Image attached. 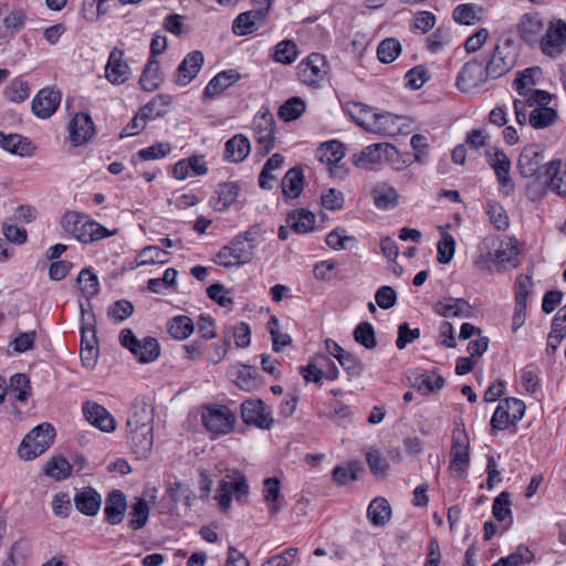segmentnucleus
Instances as JSON below:
<instances>
[{
	"mask_svg": "<svg viewBox=\"0 0 566 566\" xmlns=\"http://www.w3.org/2000/svg\"><path fill=\"white\" fill-rule=\"evenodd\" d=\"M401 52V44L395 38H388L382 40L377 48V56L382 63L394 62Z\"/></svg>",
	"mask_w": 566,
	"mask_h": 566,
	"instance_id": "obj_59",
	"label": "nucleus"
},
{
	"mask_svg": "<svg viewBox=\"0 0 566 566\" xmlns=\"http://www.w3.org/2000/svg\"><path fill=\"white\" fill-rule=\"evenodd\" d=\"M479 258L474 261L476 266L493 262L495 264H505L512 262L518 254L517 241L510 238L501 241L497 235H488L478 245Z\"/></svg>",
	"mask_w": 566,
	"mask_h": 566,
	"instance_id": "obj_4",
	"label": "nucleus"
},
{
	"mask_svg": "<svg viewBox=\"0 0 566 566\" xmlns=\"http://www.w3.org/2000/svg\"><path fill=\"white\" fill-rule=\"evenodd\" d=\"M385 164H388L395 171H401L412 164L411 154H401L396 146L388 143L386 147Z\"/></svg>",
	"mask_w": 566,
	"mask_h": 566,
	"instance_id": "obj_60",
	"label": "nucleus"
},
{
	"mask_svg": "<svg viewBox=\"0 0 566 566\" xmlns=\"http://www.w3.org/2000/svg\"><path fill=\"white\" fill-rule=\"evenodd\" d=\"M254 138L266 155L274 148L275 142V119L268 107H261L255 114L252 122Z\"/></svg>",
	"mask_w": 566,
	"mask_h": 566,
	"instance_id": "obj_11",
	"label": "nucleus"
},
{
	"mask_svg": "<svg viewBox=\"0 0 566 566\" xmlns=\"http://www.w3.org/2000/svg\"><path fill=\"white\" fill-rule=\"evenodd\" d=\"M284 165V157L276 153L272 155L266 163L264 164L260 175H259V186L262 189L270 190L273 188V181L276 180V177L273 175V171L279 170Z\"/></svg>",
	"mask_w": 566,
	"mask_h": 566,
	"instance_id": "obj_43",
	"label": "nucleus"
},
{
	"mask_svg": "<svg viewBox=\"0 0 566 566\" xmlns=\"http://www.w3.org/2000/svg\"><path fill=\"white\" fill-rule=\"evenodd\" d=\"M280 491L281 486L277 478L272 476L264 479L263 499L269 506V513L271 515L279 513L281 510V504L279 502Z\"/></svg>",
	"mask_w": 566,
	"mask_h": 566,
	"instance_id": "obj_48",
	"label": "nucleus"
},
{
	"mask_svg": "<svg viewBox=\"0 0 566 566\" xmlns=\"http://www.w3.org/2000/svg\"><path fill=\"white\" fill-rule=\"evenodd\" d=\"M241 418L244 423L261 429H270L273 424L272 412L262 400H245L241 405Z\"/></svg>",
	"mask_w": 566,
	"mask_h": 566,
	"instance_id": "obj_18",
	"label": "nucleus"
},
{
	"mask_svg": "<svg viewBox=\"0 0 566 566\" xmlns=\"http://www.w3.org/2000/svg\"><path fill=\"white\" fill-rule=\"evenodd\" d=\"M149 505L147 501L143 497L136 499V502L132 505L129 515L130 520L128 522V525L133 530H140L143 528L149 518Z\"/></svg>",
	"mask_w": 566,
	"mask_h": 566,
	"instance_id": "obj_51",
	"label": "nucleus"
},
{
	"mask_svg": "<svg viewBox=\"0 0 566 566\" xmlns=\"http://www.w3.org/2000/svg\"><path fill=\"white\" fill-rule=\"evenodd\" d=\"M132 75L130 66L125 60L124 50L114 48L108 55L105 65V77L113 85H122L126 83Z\"/></svg>",
	"mask_w": 566,
	"mask_h": 566,
	"instance_id": "obj_16",
	"label": "nucleus"
},
{
	"mask_svg": "<svg viewBox=\"0 0 566 566\" xmlns=\"http://www.w3.org/2000/svg\"><path fill=\"white\" fill-rule=\"evenodd\" d=\"M305 111L306 105L301 97H291L280 106L277 116L283 122H291L300 118Z\"/></svg>",
	"mask_w": 566,
	"mask_h": 566,
	"instance_id": "obj_50",
	"label": "nucleus"
},
{
	"mask_svg": "<svg viewBox=\"0 0 566 566\" xmlns=\"http://www.w3.org/2000/svg\"><path fill=\"white\" fill-rule=\"evenodd\" d=\"M167 329L172 338L184 340L193 333L195 324L189 316L177 315L168 321Z\"/></svg>",
	"mask_w": 566,
	"mask_h": 566,
	"instance_id": "obj_44",
	"label": "nucleus"
},
{
	"mask_svg": "<svg viewBox=\"0 0 566 566\" xmlns=\"http://www.w3.org/2000/svg\"><path fill=\"white\" fill-rule=\"evenodd\" d=\"M0 147L6 151H9L21 157L29 156L31 154V143L28 138L19 134L4 135L0 133Z\"/></svg>",
	"mask_w": 566,
	"mask_h": 566,
	"instance_id": "obj_40",
	"label": "nucleus"
},
{
	"mask_svg": "<svg viewBox=\"0 0 566 566\" xmlns=\"http://www.w3.org/2000/svg\"><path fill=\"white\" fill-rule=\"evenodd\" d=\"M345 156L344 145L338 140H329L319 146L317 158L321 163L335 165Z\"/></svg>",
	"mask_w": 566,
	"mask_h": 566,
	"instance_id": "obj_49",
	"label": "nucleus"
},
{
	"mask_svg": "<svg viewBox=\"0 0 566 566\" xmlns=\"http://www.w3.org/2000/svg\"><path fill=\"white\" fill-rule=\"evenodd\" d=\"M565 48L566 21L553 19L545 28V33L539 41V49L544 55L556 59L562 55Z\"/></svg>",
	"mask_w": 566,
	"mask_h": 566,
	"instance_id": "obj_10",
	"label": "nucleus"
},
{
	"mask_svg": "<svg viewBox=\"0 0 566 566\" xmlns=\"http://www.w3.org/2000/svg\"><path fill=\"white\" fill-rule=\"evenodd\" d=\"M354 339L367 349L377 346L375 329L369 322L359 323L354 329Z\"/></svg>",
	"mask_w": 566,
	"mask_h": 566,
	"instance_id": "obj_63",
	"label": "nucleus"
},
{
	"mask_svg": "<svg viewBox=\"0 0 566 566\" xmlns=\"http://www.w3.org/2000/svg\"><path fill=\"white\" fill-rule=\"evenodd\" d=\"M234 382L245 391L256 389L260 385L258 369L248 365H242L237 371Z\"/></svg>",
	"mask_w": 566,
	"mask_h": 566,
	"instance_id": "obj_53",
	"label": "nucleus"
},
{
	"mask_svg": "<svg viewBox=\"0 0 566 566\" xmlns=\"http://www.w3.org/2000/svg\"><path fill=\"white\" fill-rule=\"evenodd\" d=\"M119 343L142 364L153 363L160 355V346L156 338L145 337L138 339L130 328L120 331Z\"/></svg>",
	"mask_w": 566,
	"mask_h": 566,
	"instance_id": "obj_7",
	"label": "nucleus"
},
{
	"mask_svg": "<svg viewBox=\"0 0 566 566\" xmlns=\"http://www.w3.org/2000/svg\"><path fill=\"white\" fill-rule=\"evenodd\" d=\"M169 253L157 245H147L138 254L137 265L165 264L169 261Z\"/></svg>",
	"mask_w": 566,
	"mask_h": 566,
	"instance_id": "obj_57",
	"label": "nucleus"
},
{
	"mask_svg": "<svg viewBox=\"0 0 566 566\" xmlns=\"http://www.w3.org/2000/svg\"><path fill=\"white\" fill-rule=\"evenodd\" d=\"M388 143H376L364 147L353 155L355 167L365 170H378L385 164Z\"/></svg>",
	"mask_w": 566,
	"mask_h": 566,
	"instance_id": "obj_19",
	"label": "nucleus"
},
{
	"mask_svg": "<svg viewBox=\"0 0 566 566\" xmlns=\"http://www.w3.org/2000/svg\"><path fill=\"white\" fill-rule=\"evenodd\" d=\"M521 50L511 36L501 38L484 64L491 80H497L510 73L517 64Z\"/></svg>",
	"mask_w": 566,
	"mask_h": 566,
	"instance_id": "obj_1",
	"label": "nucleus"
},
{
	"mask_svg": "<svg viewBox=\"0 0 566 566\" xmlns=\"http://www.w3.org/2000/svg\"><path fill=\"white\" fill-rule=\"evenodd\" d=\"M85 419L103 432L111 433L116 430V420L111 412L95 401H85L82 405Z\"/></svg>",
	"mask_w": 566,
	"mask_h": 566,
	"instance_id": "obj_21",
	"label": "nucleus"
},
{
	"mask_svg": "<svg viewBox=\"0 0 566 566\" xmlns=\"http://www.w3.org/2000/svg\"><path fill=\"white\" fill-rule=\"evenodd\" d=\"M164 81L160 63L155 56H149L139 78L143 91L154 92Z\"/></svg>",
	"mask_w": 566,
	"mask_h": 566,
	"instance_id": "obj_36",
	"label": "nucleus"
},
{
	"mask_svg": "<svg viewBox=\"0 0 566 566\" xmlns=\"http://www.w3.org/2000/svg\"><path fill=\"white\" fill-rule=\"evenodd\" d=\"M485 213L488 214L490 222L497 231H504L509 228V216L503 206L499 202L488 201L485 205Z\"/></svg>",
	"mask_w": 566,
	"mask_h": 566,
	"instance_id": "obj_55",
	"label": "nucleus"
},
{
	"mask_svg": "<svg viewBox=\"0 0 566 566\" xmlns=\"http://www.w3.org/2000/svg\"><path fill=\"white\" fill-rule=\"evenodd\" d=\"M153 429L154 427L128 428L127 439L138 458H146L150 453L154 443Z\"/></svg>",
	"mask_w": 566,
	"mask_h": 566,
	"instance_id": "obj_29",
	"label": "nucleus"
},
{
	"mask_svg": "<svg viewBox=\"0 0 566 566\" xmlns=\"http://www.w3.org/2000/svg\"><path fill=\"white\" fill-rule=\"evenodd\" d=\"M205 62L201 51L195 50L188 53L178 65L174 82L177 86L185 87L196 78Z\"/></svg>",
	"mask_w": 566,
	"mask_h": 566,
	"instance_id": "obj_20",
	"label": "nucleus"
},
{
	"mask_svg": "<svg viewBox=\"0 0 566 566\" xmlns=\"http://www.w3.org/2000/svg\"><path fill=\"white\" fill-rule=\"evenodd\" d=\"M127 501L125 494L119 490L108 493L105 501L104 517L109 525H118L125 517Z\"/></svg>",
	"mask_w": 566,
	"mask_h": 566,
	"instance_id": "obj_26",
	"label": "nucleus"
},
{
	"mask_svg": "<svg viewBox=\"0 0 566 566\" xmlns=\"http://www.w3.org/2000/svg\"><path fill=\"white\" fill-rule=\"evenodd\" d=\"M70 139L75 146L87 143L95 133L94 123L90 115L77 113L69 124Z\"/></svg>",
	"mask_w": 566,
	"mask_h": 566,
	"instance_id": "obj_25",
	"label": "nucleus"
},
{
	"mask_svg": "<svg viewBox=\"0 0 566 566\" xmlns=\"http://www.w3.org/2000/svg\"><path fill=\"white\" fill-rule=\"evenodd\" d=\"M492 513L493 516L499 522H504L509 520L507 526H511L513 518H512V511H511V501H510V493L506 491L501 492L493 502L492 505Z\"/></svg>",
	"mask_w": 566,
	"mask_h": 566,
	"instance_id": "obj_58",
	"label": "nucleus"
},
{
	"mask_svg": "<svg viewBox=\"0 0 566 566\" xmlns=\"http://www.w3.org/2000/svg\"><path fill=\"white\" fill-rule=\"evenodd\" d=\"M241 78L240 73L234 69L219 72L214 75L203 90V98L214 99L221 95L223 91L232 86Z\"/></svg>",
	"mask_w": 566,
	"mask_h": 566,
	"instance_id": "obj_28",
	"label": "nucleus"
},
{
	"mask_svg": "<svg viewBox=\"0 0 566 566\" xmlns=\"http://www.w3.org/2000/svg\"><path fill=\"white\" fill-rule=\"evenodd\" d=\"M298 54L300 51L296 43L293 40L286 39L274 46L272 59L276 63L291 65L297 60Z\"/></svg>",
	"mask_w": 566,
	"mask_h": 566,
	"instance_id": "obj_46",
	"label": "nucleus"
},
{
	"mask_svg": "<svg viewBox=\"0 0 566 566\" xmlns=\"http://www.w3.org/2000/svg\"><path fill=\"white\" fill-rule=\"evenodd\" d=\"M326 74V61L319 53L310 54L296 66V75L298 80L307 86H318L325 78Z\"/></svg>",
	"mask_w": 566,
	"mask_h": 566,
	"instance_id": "obj_15",
	"label": "nucleus"
},
{
	"mask_svg": "<svg viewBox=\"0 0 566 566\" xmlns=\"http://www.w3.org/2000/svg\"><path fill=\"white\" fill-rule=\"evenodd\" d=\"M343 109L358 126L368 133L370 132L377 109L355 101L346 102Z\"/></svg>",
	"mask_w": 566,
	"mask_h": 566,
	"instance_id": "obj_34",
	"label": "nucleus"
},
{
	"mask_svg": "<svg viewBox=\"0 0 566 566\" xmlns=\"http://www.w3.org/2000/svg\"><path fill=\"white\" fill-rule=\"evenodd\" d=\"M480 8L475 3H461L453 10V20L459 24L472 25L479 21L478 12Z\"/></svg>",
	"mask_w": 566,
	"mask_h": 566,
	"instance_id": "obj_61",
	"label": "nucleus"
},
{
	"mask_svg": "<svg viewBox=\"0 0 566 566\" xmlns=\"http://www.w3.org/2000/svg\"><path fill=\"white\" fill-rule=\"evenodd\" d=\"M361 468L358 462H348L337 465L332 472L333 481L338 485H345L350 481H356Z\"/></svg>",
	"mask_w": 566,
	"mask_h": 566,
	"instance_id": "obj_56",
	"label": "nucleus"
},
{
	"mask_svg": "<svg viewBox=\"0 0 566 566\" xmlns=\"http://www.w3.org/2000/svg\"><path fill=\"white\" fill-rule=\"evenodd\" d=\"M250 494L248 479L240 470L228 472L219 482L214 499L220 510L226 513L231 507L232 499L240 504H245Z\"/></svg>",
	"mask_w": 566,
	"mask_h": 566,
	"instance_id": "obj_2",
	"label": "nucleus"
},
{
	"mask_svg": "<svg viewBox=\"0 0 566 566\" xmlns=\"http://www.w3.org/2000/svg\"><path fill=\"white\" fill-rule=\"evenodd\" d=\"M530 102V107L533 109L528 113V123L535 129H543L552 126L557 119V112L548 107L549 103L541 104L539 102Z\"/></svg>",
	"mask_w": 566,
	"mask_h": 566,
	"instance_id": "obj_35",
	"label": "nucleus"
},
{
	"mask_svg": "<svg viewBox=\"0 0 566 566\" xmlns=\"http://www.w3.org/2000/svg\"><path fill=\"white\" fill-rule=\"evenodd\" d=\"M154 408L144 397H137L128 412L127 428L153 427Z\"/></svg>",
	"mask_w": 566,
	"mask_h": 566,
	"instance_id": "obj_27",
	"label": "nucleus"
},
{
	"mask_svg": "<svg viewBox=\"0 0 566 566\" xmlns=\"http://www.w3.org/2000/svg\"><path fill=\"white\" fill-rule=\"evenodd\" d=\"M545 28V21L539 13H525L520 19L517 32L525 43L539 44Z\"/></svg>",
	"mask_w": 566,
	"mask_h": 566,
	"instance_id": "obj_22",
	"label": "nucleus"
},
{
	"mask_svg": "<svg viewBox=\"0 0 566 566\" xmlns=\"http://www.w3.org/2000/svg\"><path fill=\"white\" fill-rule=\"evenodd\" d=\"M61 223L65 232L82 243H91L113 234L98 222L91 220L88 216L75 211L64 213Z\"/></svg>",
	"mask_w": 566,
	"mask_h": 566,
	"instance_id": "obj_3",
	"label": "nucleus"
},
{
	"mask_svg": "<svg viewBox=\"0 0 566 566\" xmlns=\"http://www.w3.org/2000/svg\"><path fill=\"white\" fill-rule=\"evenodd\" d=\"M367 516L375 526H384L391 516L389 502L384 497H375L368 505Z\"/></svg>",
	"mask_w": 566,
	"mask_h": 566,
	"instance_id": "obj_42",
	"label": "nucleus"
},
{
	"mask_svg": "<svg viewBox=\"0 0 566 566\" xmlns=\"http://www.w3.org/2000/svg\"><path fill=\"white\" fill-rule=\"evenodd\" d=\"M54 438V427L51 423L43 422L23 438L18 448V454L22 460H33L49 449Z\"/></svg>",
	"mask_w": 566,
	"mask_h": 566,
	"instance_id": "obj_5",
	"label": "nucleus"
},
{
	"mask_svg": "<svg viewBox=\"0 0 566 566\" xmlns=\"http://www.w3.org/2000/svg\"><path fill=\"white\" fill-rule=\"evenodd\" d=\"M470 467V440L463 426H457L452 431L449 470L462 475Z\"/></svg>",
	"mask_w": 566,
	"mask_h": 566,
	"instance_id": "obj_8",
	"label": "nucleus"
},
{
	"mask_svg": "<svg viewBox=\"0 0 566 566\" xmlns=\"http://www.w3.org/2000/svg\"><path fill=\"white\" fill-rule=\"evenodd\" d=\"M315 220L313 212L305 209H298L287 216L286 222L290 229L296 233L304 234L314 229Z\"/></svg>",
	"mask_w": 566,
	"mask_h": 566,
	"instance_id": "obj_39",
	"label": "nucleus"
},
{
	"mask_svg": "<svg viewBox=\"0 0 566 566\" xmlns=\"http://www.w3.org/2000/svg\"><path fill=\"white\" fill-rule=\"evenodd\" d=\"M374 205L380 210H391L399 203L397 190L386 181H379L370 189Z\"/></svg>",
	"mask_w": 566,
	"mask_h": 566,
	"instance_id": "obj_33",
	"label": "nucleus"
},
{
	"mask_svg": "<svg viewBox=\"0 0 566 566\" xmlns=\"http://www.w3.org/2000/svg\"><path fill=\"white\" fill-rule=\"evenodd\" d=\"M171 101L172 98L170 95H156L140 109L143 112V116H146L149 119L164 116L167 113V108L171 104Z\"/></svg>",
	"mask_w": 566,
	"mask_h": 566,
	"instance_id": "obj_54",
	"label": "nucleus"
},
{
	"mask_svg": "<svg viewBox=\"0 0 566 566\" xmlns=\"http://www.w3.org/2000/svg\"><path fill=\"white\" fill-rule=\"evenodd\" d=\"M201 418L203 426L213 438L232 432L237 422L235 413L224 405L206 407Z\"/></svg>",
	"mask_w": 566,
	"mask_h": 566,
	"instance_id": "obj_6",
	"label": "nucleus"
},
{
	"mask_svg": "<svg viewBox=\"0 0 566 566\" xmlns=\"http://www.w3.org/2000/svg\"><path fill=\"white\" fill-rule=\"evenodd\" d=\"M71 471V464L62 457H53L44 467V473L57 481L66 479Z\"/></svg>",
	"mask_w": 566,
	"mask_h": 566,
	"instance_id": "obj_62",
	"label": "nucleus"
},
{
	"mask_svg": "<svg viewBox=\"0 0 566 566\" xmlns=\"http://www.w3.org/2000/svg\"><path fill=\"white\" fill-rule=\"evenodd\" d=\"M489 166L494 170L501 191L509 196L514 191V182L510 177L511 160L505 153L497 148H489L485 153Z\"/></svg>",
	"mask_w": 566,
	"mask_h": 566,
	"instance_id": "obj_14",
	"label": "nucleus"
},
{
	"mask_svg": "<svg viewBox=\"0 0 566 566\" xmlns=\"http://www.w3.org/2000/svg\"><path fill=\"white\" fill-rule=\"evenodd\" d=\"M304 188V175L300 167L289 169L282 179V190L286 198L296 199Z\"/></svg>",
	"mask_w": 566,
	"mask_h": 566,
	"instance_id": "obj_38",
	"label": "nucleus"
},
{
	"mask_svg": "<svg viewBox=\"0 0 566 566\" xmlns=\"http://www.w3.org/2000/svg\"><path fill=\"white\" fill-rule=\"evenodd\" d=\"M433 310L443 317L468 318L472 316V306L464 298L444 297L434 304Z\"/></svg>",
	"mask_w": 566,
	"mask_h": 566,
	"instance_id": "obj_32",
	"label": "nucleus"
},
{
	"mask_svg": "<svg viewBox=\"0 0 566 566\" xmlns=\"http://www.w3.org/2000/svg\"><path fill=\"white\" fill-rule=\"evenodd\" d=\"M542 73L538 66L527 67L516 73L513 85L521 97H526L541 104L551 103L552 96L543 90H535L533 86L536 84L535 76Z\"/></svg>",
	"mask_w": 566,
	"mask_h": 566,
	"instance_id": "obj_13",
	"label": "nucleus"
},
{
	"mask_svg": "<svg viewBox=\"0 0 566 566\" xmlns=\"http://www.w3.org/2000/svg\"><path fill=\"white\" fill-rule=\"evenodd\" d=\"M73 500L75 509L86 516L97 515L102 506L101 494L91 486L78 490Z\"/></svg>",
	"mask_w": 566,
	"mask_h": 566,
	"instance_id": "obj_30",
	"label": "nucleus"
},
{
	"mask_svg": "<svg viewBox=\"0 0 566 566\" xmlns=\"http://www.w3.org/2000/svg\"><path fill=\"white\" fill-rule=\"evenodd\" d=\"M61 103V93L45 87L40 90L32 101L33 114L42 119L51 117Z\"/></svg>",
	"mask_w": 566,
	"mask_h": 566,
	"instance_id": "obj_23",
	"label": "nucleus"
},
{
	"mask_svg": "<svg viewBox=\"0 0 566 566\" xmlns=\"http://www.w3.org/2000/svg\"><path fill=\"white\" fill-rule=\"evenodd\" d=\"M7 388L8 395L15 401L24 402L31 394L30 379L25 374H14L11 376Z\"/></svg>",
	"mask_w": 566,
	"mask_h": 566,
	"instance_id": "obj_47",
	"label": "nucleus"
},
{
	"mask_svg": "<svg viewBox=\"0 0 566 566\" xmlns=\"http://www.w3.org/2000/svg\"><path fill=\"white\" fill-rule=\"evenodd\" d=\"M491 75L486 73L484 61L473 59L467 62L457 75V87L463 93H473L481 88Z\"/></svg>",
	"mask_w": 566,
	"mask_h": 566,
	"instance_id": "obj_9",
	"label": "nucleus"
},
{
	"mask_svg": "<svg viewBox=\"0 0 566 566\" xmlns=\"http://www.w3.org/2000/svg\"><path fill=\"white\" fill-rule=\"evenodd\" d=\"M405 117L389 112H376L370 132L382 136H396L403 133Z\"/></svg>",
	"mask_w": 566,
	"mask_h": 566,
	"instance_id": "obj_24",
	"label": "nucleus"
},
{
	"mask_svg": "<svg viewBox=\"0 0 566 566\" xmlns=\"http://www.w3.org/2000/svg\"><path fill=\"white\" fill-rule=\"evenodd\" d=\"M266 9H254L240 13L232 23L234 34L243 36L259 29V22L266 18Z\"/></svg>",
	"mask_w": 566,
	"mask_h": 566,
	"instance_id": "obj_31",
	"label": "nucleus"
},
{
	"mask_svg": "<svg viewBox=\"0 0 566 566\" xmlns=\"http://www.w3.org/2000/svg\"><path fill=\"white\" fill-rule=\"evenodd\" d=\"M4 95L10 102L22 103L30 95V87L28 82L20 78L13 80L10 85L6 88Z\"/></svg>",
	"mask_w": 566,
	"mask_h": 566,
	"instance_id": "obj_64",
	"label": "nucleus"
},
{
	"mask_svg": "<svg viewBox=\"0 0 566 566\" xmlns=\"http://www.w3.org/2000/svg\"><path fill=\"white\" fill-rule=\"evenodd\" d=\"M560 166L559 160L547 163L546 176L549 177V189L566 199V169L560 170Z\"/></svg>",
	"mask_w": 566,
	"mask_h": 566,
	"instance_id": "obj_41",
	"label": "nucleus"
},
{
	"mask_svg": "<svg viewBox=\"0 0 566 566\" xmlns=\"http://www.w3.org/2000/svg\"><path fill=\"white\" fill-rule=\"evenodd\" d=\"M534 559L533 552L525 545H518L515 552L506 557H501L492 566H522L530 564Z\"/></svg>",
	"mask_w": 566,
	"mask_h": 566,
	"instance_id": "obj_52",
	"label": "nucleus"
},
{
	"mask_svg": "<svg viewBox=\"0 0 566 566\" xmlns=\"http://www.w3.org/2000/svg\"><path fill=\"white\" fill-rule=\"evenodd\" d=\"M240 188L235 182H223L218 186V198L213 203L217 211H224L233 205L239 197Z\"/></svg>",
	"mask_w": 566,
	"mask_h": 566,
	"instance_id": "obj_45",
	"label": "nucleus"
},
{
	"mask_svg": "<svg viewBox=\"0 0 566 566\" xmlns=\"http://www.w3.org/2000/svg\"><path fill=\"white\" fill-rule=\"evenodd\" d=\"M544 146L539 144H530L523 147L517 168L524 178L546 176V166Z\"/></svg>",
	"mask_w": 566,
	"mask_h": 566,
	"instance_id": "obj_12",
	"label": "nucleus"
},
{
	"mask_svg": "<svg viewBox=\"0 0 566 566\" xmlns=\"http://www.w3.org/2000/svg\"><path fill=\"white\" fill-rule=\"evenodd\" d=\"M251 144L242 134L234 135L224 145V159L230 163H241L250 154Z\"/></svg>",
	"mask_w": 566,
	"mask_h": 566,
	"instance_id": "obj_37",
	"label": "nucleus"
},
{
	"mask_svg": "<svg viewBox=\"0 0 566 566\" xmlns=\"http://www.w3.org/2000/svg\"><path fill=\"white\" fill-rule=\"evenodd\" d=\"M251 255L252 252L247 249V244H242V241L234 237L228 245L220 249L214 262L224 268L240 266L248 263Z\"/></svg>",
	"mask_w": 566,
	"mask_h": 566,
	"instance_id": "obj_17",
	"label": "nucleus"
}]
</instances>
